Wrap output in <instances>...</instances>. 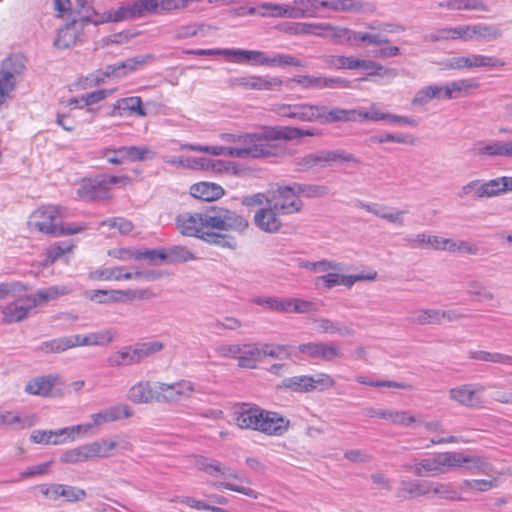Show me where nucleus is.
Instances as JSON below:
<instances>
[{"mask_svg": "<svg viewBox=\"0 0 512 512\" xmlns=\"http://www.w3.org/2000/svg\"><path fill=\"white\" fill-rule=\"evenodd\" d=\"M233 417L236 425L241 429L256 430L273 436L283 435L290 425L289 420L277 412L246 403L235 407Z\"/></svg>", "mask_w": 512, "mask_h": 512, "instance_id": "f257e3e1", "label": "nucleus"}, {"mask_svg": "<svg viewBox=\"0 0 512 512\" xmlns=\"http://www.w3.org/2000/svg\"><path fill=\"white\" fill-rule=\"evenodd\" d=\"M176 225L181 234L189 237H197L209 244L235 250L237 241L228 234H211L204 231L202 212L185 213L176 218Z\"/></svg>", "mask_w": 512, "mask_h": 512, "instance_id": "f03ea898", "label": "nucleus"}, {"mask_svg": "<svg viewBox=\"0 0 512 512\" xmlns=\"http://www.w3.org/2000/svg\"><path fill=\"white\" fill-rule=\"evenodd\" d=\"M196 467L204 471L213 477H222L225 481L222 482H214L213 486L217 489H226L230 491H234L253 499L258 498V492L249 488L240 485H236L230 482V480H236L238 482H243L244 478L239 474V472L231 467L222 465L217 460H212L208 458L201 457L196 461Z\"/></svg>", "mask_w": 512, "mask_h": 512, "instance_id": "7ed1b4c3", "label": "nucleus"}, {"mask_svg": "<svg viewBox=\"0 0 512 512\" xmlns=\"http://www.w3.org/2000/svg\"><path fill=\"white\" fill-rule=\"evenodd\" d=\"M247 143L246 148H232L228 146H210L197 144H182L181 149L195 152L209 153L211 155H225L234 158H260L264 157L267 147L263 144L265 141L261 136H247L244 138Z\"/></svg>", "mask_w": 512, "mask_h": 512, "instance_id": "20e7f679", "label": "nucleus"}, {"mask_svg": "<svg viewBox=\"0 0 512 512\" xmlns=\"http://www.w3.org/2000/svg\"><path fill=\"white\" fill-rule=\"evenodd\" d=\"M102 18V13L94 10L92 7L83 8L69 23L58 30L57 37L54 40V46L58 49H66L73 46L81 31L88 25L98 26L105 22H98Z\"/></svg>", "mask_w": 512, "mask_h": 512, "instance_id": "39448f33", "label": "nucleus"}, {"mask_svg": "<svg viewBox=\"0 0 512 512\" xmlns=\"http://www.w3.org/2000/svg\"><path fill=\"white\" fill-rule=\"evenodd\" d=\"M158 9L157 0H133L126 2L116 10H108L102 13L98 22L115 23L128 19H137Z\"/></svg>", "mask_w": 512, "mask_h": 512, "instance_id": "423d86ee", "label": "nucleus"}, {"mask_svg": "<svg viewBox=\"0 0 512 512\" xmlns=\"http://www.w3.org/2000/svg\"><path fill=\"white\" fill-rule=\"evenodd\" d=\"M319 132L314 129H301L296 127H275L265 131V135L261 136L264 138L263 144L266 145L267 152H264V157L279 156L284 153L283 147L278 145V140H293L303 136H316Z\"/></svg>", "mask_w": 512, "mask_h": 512, "instance_id": "0eeeda50", "label": "nucleus"}, {"mask_svg": "<svg viewBox=\"0 0 512 512\" xmlns=\"http://www.w3.org/2000/svg\"><path fill=\"white\" fill-rule=\"evenodd\" d=\"M63 216V210L59 206L46 205L35 210L29 218L28 225L39 232L58 235L57 219Z\"/></svg>", "mask_w": 512, "mask_h": 512, "instance_id": "6e6552de", "label": "nucleus"}, {"mask_svg": "<svg viewBox=\"0 0 512 512\" xmlns=\"http://www.w3.org/2000/svg\"><path fill=\"white\" fill-rule=\"evenodd\" d=\"M91 425H76L61 428L58 430H34L30 435V440L36 444L59 445L70 439L75 440V434L79 432L86 433Z\"/></svg>", "mask_w": 512, "mask_h": 512, "instance_id": "1a4fd4ad", "label": "nucleus"}, {"mask_svg": "<svg viewBox=\"0 0 512 512\" xmlns=\"http://www.w3.org/2000/svg\"><path fill=\"white\" fill-rule=\"evenodd\" d=\"M291 82L297 84L304 90L309 89H344L351 87V81L342 77L325 76V75H295L290 79Z\"/></svg>", "mask_w": 512, "mask_h": 512, "instance_id": "9d476101", "label": "nucleus"}, {"mask_svg": "<svg viewBox=\"0 0 512 512\" xmlns=\"http://www.w3.org/2000/svg\"><path fill=\"white\" fill-rule=\"evenodd\" d=\"M150 59H152L151 55L137 56L119 63L108 65L103 71H98L97 74L92 75L93 79L91 81L96 85H99L104 83L105 79L109 77H124L127 74L136 71Z\"/></svg>", "mask_w": 512, "mask_h": 512, "instance_id": "9b49d317", "label": "nucleus"}, {"mask_svg": "<svg viewBox=\"0 0 512 512\" xmlns=\"http://www.w3.org/2000/svg\"><path fill=\"white\" fill-rule=\"evenodd\" d=\"M23 292L16 295H10L14 300L8 303L2 309L3 322L6 324L17 323L25 320L29 313L36 308L34 298L29 295L22 296ZM9 297V295L7 296Z\"/></svg>", "mask_w": 512, "mask_h": 512, "instance_id": "f8f14e48", "label": "nucleus"}, {"mask_svg": "<svg viewBox=\"0 0 512 512\" xmlns=\"http://www.w3.org/2000/svg\"><path fill=\"white\" fill-rule=\"evenodd\" d=\"M231 88L241 87L245 90L270 91L277 90L283 85V80L278 76H240L228 80Z\"/></svg>", "mask_w": 512, "mask_h": 512, "instance_id": "ddd939ff", "label": "nucleus"}, {"mask_svg": "<svg viewBox=\"0 0 512 512\" xmlns=\"http://www.w3.org/2000/svg\"><path fill=\"white\" fill-rule=\"evenodd\" d=\"M452 469L451 451L440 452L432 457L418 460V467L415 469V476H437Z\"/></svg>", "mask_w": 512, "mask_h": 512, "instance_id": "4468645a", "label": "nucleus"}, {"mask_svg": "<svg viewBox=\"0 0 512 512\" xmlns=\"http://www.w3.org/2000/svg\"><path fill=\"white\" fill-rule=\"evenodd\" d=\"M159 389V403H177L186 400L195 392V386L191 381L180 380L175 383L157 382Z\"/></svg>", "mask_w": 512, "mask_h": 512, "instance_id": "2eb2a0df", "label": "nucleus"}, {"mask_svg": "<svg viewBox=\"0 0 512 512\" xmlns=\"http://www.w3.org/2000/svg\"><path fill=\"white\" fill-rule=\"evenodd\" d=\"M486 387L481 384H463L449 390L451 400L462 406L469 408H478L482 406V400L479 396Z\"/></svg>", "mask_w": 512, "mask_h": 512, "instance_id": "dca6fc26", "label": "nucleus"}, {"mask_svg": "<svg viewBox=\"0 0 512 512\" xmlns=\"http://www.w3.org/2000/svg\"><path fill=\"white\" fill-rule=\"evenodd\" d=\"M298 350L303 355L316 360L331 362L336 358L342 357L340 348L333 342H308L298 346Z\"/></svg>", "mask_w": 512, "mask_h": 512, "instance_id": "f3484780", "label": "nucleus"}, {"mask_svg": "<svg viewBox=\"0 0 512 512\" xmlns=\"http://www.w3.org/2000/svg\"><path fill=\"white\" fill-rule=\"evenodd\" d=\"M323 9L336 13L372 14L376 8L364 0H323Z\"/></svg>", "mask_w": 512, "mask_h": 512, "instance_id": "a211bd4d", "label": "nucleus"}, {"mask_svg": "<svg viewBox=\"0 0 512 512\" xmlns=\"http://www.w3.org/2000/svg\"><path fill=\"white\" fill-rule=\"evenodd\" d=\"M279 216L280 214L265 199V205L260 207L254 214V223L261 231L274 234L279 232L282 227V221Z\"/></svg>", "mask_w": 512, "mask_h": 512, "instance_id": "6ab92c4d", "label": "nucleus"}, {"mask_svg": "<svg viewBox=\"0 0 512 512\" xmlns=\"http://www.w3.org/2000/svg\"><path fill=\"white\" fill-rule=\"evenodd\" d=\"M452 469L465 468L469 471H478L487 474L491 465L485 457L478 455L464 454L459 451H451Z\"/></svg>", "mask_w": 512, "mask_h": 512, "instance_id": "aec40b11", "label": "nucleus"}, {"mask_svg": "<svg viewBox=\"0 0 512 512\" xmlns=\"http://www.w3.org/2000/svg\"><path fill=\"white\" fill-rule=\"evenodd\" d=\"M265 199L280 215L299 212L303 207L298 194H268Z\"/></svg>", "mask_w": 512, "mask_h": 512, "instance_id": "412c9836", "label": "nucleus"}, {"mask_svg": "<svg viewBox=\"0 0 512 512\" xmlns=\"http://www.w3.org/2000/svg\"><path fill=\"white\" fill-rule=\"evenodd\" d=\"M512 191V177H499L489 181L473 180L463 187V192H507Z\"/></svg>", "mask_w": 512, "mask_h": 512, "instance_id": "4be33fe9", "label": "nucleus"}, {"mask_svg": "<svg viewBox=\"0 0 512 512\" xmlns=\"http://www.w3.org/2000/svg\"><path fill=\"white\" fill-rule=\"evenodd\" d=\"M159 389L156 383L140 381L134 384L128 392V398L133 403H159Z\"/></svg>", "mask_w": 512, "mask_h": 512, "instance_id": "5701e85b", "label": "nucleus"}, {"mask_svg": "<svg viewBox=\"0 0 512 512\" xmlns=\"http://www.w3.org/2000/svg\"><path fill=\"white\" fill-rule=\"evenodd\" d=\"M320 107L323 109L319 115V123L321 124L358 121L357 109H344L340 107L328 108L325 105H320Z\"/></svg>", "mask_w": 512, "mask_h": 512, "instance_id": "b1692460", "label": "nucleus"}, {"mask_svg": "<svg viewBox=\"0 0 512 512\" xmlns=\"http://www.w3.org/2000/svg\"><path fill=\"white\" fill-rule=\"evenodd\" d=\"M323 9V0H293L289 4L291 19L315 18Z\"/></svg>", "mask_w": 512, "mask_h": 512, "instance_id": "393cba45", "label": "nucleus"}, {"mask_svg": "<svg viewBox=\"0 0 512 512\" xmlns=\"http://www.w3.org/2000/svg\"><path fill=\"white\" fill-rule=\"evenodd\" d=\"M112 115L119 117L132 115L144 117L147 115V112L142 107L141 98L138 96H131L117 100L116 103L113 104Z\"/></svg>", "mask_w": 512, "mask_h": 512, "instance_id": "a878e982", "label": "nucleus"}, {"mask_svg": "<svg viewBox=\"0 0 512 512\" xmlns=\"http://www.w3.org/2000/svg\"><path fill=\"white\" fill-rule=\"evenodd\" d=\"M480 84L470 78H463L445 84L444 100L457 99L467 96L472 90L478 89Z\"/></svg>", "mask_w": 512, "mask_h": 512, "instance_id": "bb28decb", "label": "nucleus"}, {"mask_svg": "<svg viewBox=\"0 0 512 512\" xmlns=\"http://www.w3.org/2000/svg\"><path fill=\"white\" fill-rule=\"evenodd\" d=\"M265 52L260 50H245L240 48H225V55L239 64L263 66Z\"/></svg>", "mask_w": 512, "mask_h": 512, "instance_id": "cd10ccee", "label": "nucleus"}, {"mask_svg": "<svg viewBox=\"0 0 512 512\" xmlns=\"http://www.w3.org/2000/svg\"><path fill=\"white\" fill-rule=\"evenodd\" d=\"M468 35V41L490 42L501 38L503 32L497 25L478 23L468 25Z\"/></svg>", "mask_w": 512, "mask_h": 512, "instance_id": "c85d7f7f", "label": "nucleus"}, {"mask_svg": "<svg viewBox=\"0 0 512 512\" xmlns=\"http://www.w3.org/2000/svg\"><path fill=\"white\" fill-rule=\"evenodd\" d=\"M132 416V411L127 405H117L107 409H104L98 413L91 415L92 424L91 427L101 426L108 422H114L122 418H129Z\"/></svg>", "mask_w": 512, "mask_h": 512, "instance_id": "c756f323", "label": "nucleus"}, {"mask_svg": "<svg viewBox=\"0 0 512 512\" xmlns=\"http://www.w3.org/2000/svg\"><path fill=\"white\" fill-rule=\"evenodd\" d=\"M95 458H109L114 455V450L120 448L122 450H130L132 445L127 440L118 441L111 438H102L92 441Z\"/></svg>", "mask_w": 512, "mask_h": 512, "instance_id": "7c9ffc66", "label": "nucleus"}, {"mask_svg": "<svg viewBox=\"0 0 512 512\" xmlns=\"http://www.w3.org/2000/svg\"><path fill=\"white\" fill-rule=\"evenodd\" d=\"M57 381L58 376L53 374L35 377L28 381L25 392L42 397L49 396Z\"/></svg>", "mask_w": 512, "mask_h": 512, "instance_id": "2f4dec72", "label": "nucleus"}, {"mask_svg": "<svg viewBox=\"0 0 512 512\" xmlns=\"http://www.w3.org/2000/svg\"><path fill=\"white\" fill-rule=\"evenodd\" d=\"M428 480L402 479L399 482L397 495L403 499L426 497Z\"/></svg>", "mask_w": 512, "mask_h": 512, "instance_id": "473e14b6", "label": "nucleus"}, {"mask_svg": "<svg viewBox=\"0 0 512 512\" xmlns=\"http://www.w3.org/2000/svg\"><path fill=\"white\" fill-rule=\"evenodd\" d=\"M426 497H436L447 501H456L461 499L459 493L451 483L431 480H428L427 482Z\"/></svg>", "mask_w": 512, "mask_h": 512, "instance_id": "72a5a7b5", "label": "nucleus"}, {"mask_svg": "<svg viewBox=\"0 0 512 512\" xmlns=\"http://www.w3.org/2000/svg\"><path fill=\"white\" fill-rule=\"evenodd\" d=\"M263 66L281 69L287 67L304 68L306 67V63L291 54L265 53Z\"/></svg>", "mask_w": 512, "mask_h": 512, "instance_id": "f704fd0d", "label": "nucleus"}, {"mask_svg": "<svg viewBox=\"0 0 512 512\" xmlns=\"http://www.w3.org/2000/svg\"><path fill=\"white\" fill-rule=\"evenodd\" d=\"M25 60L19 55H11L6 57L0 66V72L13 82L17 83L24 71H25Z\"/></svg>", "mask_w": 512, "mask_h": 512, "instance_id": "c9c22d12", "label": "nucleus"}, {"mask_svg": "<svg viewBox=\"0 0 512 512\" xmlns=\"http://www.w3.org/2000/svg\"><path fill=\"white\" fill-rule=\"evenodd\" d=\"M316 330L319 333L335 334L346 337L353 336L354 330L341 321H334L328 318L314 319Z\"/></svg>", "mask_w": 512, "mask_h": 512, "instance_id": "e433bc0d", "label": "nucleus"}, {"mask_svg": "<svg viewBox=\"0 0 512 512\" xmlns=\"http://www.w3.org/2000/svg\"><path fill=\"white\" fill-rule=\"evenodd\" d=\"M468 25H459L456 27H445L438 29L427 36V39L432 42H439L444 40H463L468 41Z\"/></svg>", "mask_w": 512, "mask_h": 512, "instance_id": "4c0bfd02", "label": "nucleus"}, {"mask_svg": "<svg viewBox=\"0 0 512 512\" xmlns=\"http://www.w3.org/2000/svg\"><path fill=\"white\" fill-rule=\"evenodd\" d=\"M88 181L92 189L91 192H97V190L106 192L111 189L112 185L119 189L125 188L130 179L127 176L98 175Z\"/></svg>", "mask_w": 512, "mask_h": 512, "instance_id": "58836bf2", "label": "nucleus"}, {"mask_svg": "<svg viewBox=\"0 0 512 512\" xmlns=\"http://www.w3.org/2000/svg\"><path fill=\"white\" fill-rule=\"evenodd\" d=\"M445 84H432L419 89L412 99L413 106H425L433 99L444 100Z\"/></svg>", "mask_w": 512, "mask_h": 512, "instance_id": "ea45409f", "label": "nucleus"}, {"mask_svg": "<svg viewBox=\"0 0 512 512\" xmlns=\"http://www.w3.org/2000/svg\"><path fill=\"white\" fill-rule=\"evenodd\" d=\"M179 165L186 168L191 169H200V170H217L221 171L223 169H227L225 162L217 160L212 161L205 157H180L179 158Z\"/></svg>", "mask_w": 512, "mask_h": 512, "instance_id": "a19ab883", "label": "nucleus"}, {"mask_svg": "<svg viewBox=\"0 0 512 512\" xmlns=\"http://www.w3.org/2000/svg\"><path fill=\"white\" fill-rule=\"evenodd\" d=\"M238 365L242 368L254 369L261 359L260 343L240 345Z\"/></svg>", "mask_w": 512, "mask_h": 512, "instance_id": "79ce46f5", "label": "nucleus"}, {"mask_svg": "<svg viewBox=\"0 0 512 512\" xmlns=\"http://www.w3.org/2000/svg\"><path fill=\"white\" fill-rule=\"evenodd\" d=\"M76 336L78 337L77 346H106L114 340L115 332L112 329H105L85 336Z\"/></svg>", "mask_w": 512, "mask_h": 512, "instance_id": "37998d69", "label": "nucleus"}, {"mask_svg": "<svg viewBox=\"0 0 512 512\" xmlns=\"http://www.w3.org/2000/svg\"><path fill=\"white\" fill-rule=\"evenodd\" d=\"M130 291L96 289L85 292V297L99 304L122 301L123 297L129 295Z\"/></svg>", "mask_w": 512, "mask_h": 512, "instance_id": "c03bdc74", "label": "nucleus"}, {"mask_svg": "<svg viewBox=\"0 0 512 512\" xmlns=\"http://www.w3.org/2000/svg\"><path fill=\"white\" fill-rule=\"evenodd\" d=\"M357 206L365 208L368 212L375 214L389 222L398 223L400 225L403 224L402 216L405 213L404 211H398L380 204H363L362 202H358Z\"/></svg>", "mask_w": 512, "mask_h": 512, "instance_id": "a18cd8bd", "label": "nucleus"}, {"mask_svg": "<svg viewBox=\"0 0 512 512\" xmlns=\"http://www.w3.org/2000/svg\"><path fill=\"white\" fill-rule=\"evenodd\" d=\"M223 207L211 206L202 212L204 231L211 234H221L222 231V212Z\"/></svg>", "mask_w": 512, "mask_h": 512, "instance_id": "49530a36", "label": "nucleus"}, {"mask_svg": "<svg viewBox=\"0 0 512 512\" xmlns=\"http://www.w3.org/2000/svg\"><path fill=\"white\" fill-rule=\"evenodd\" d=\"M465 58V67L466 69H474V68H497L503 67L505 62L499 58L471 53Z\"/></svg>", "mask_w": 512, "mask_h": 512, "instance_id": "de8ad7c7", "label": "nucleus"}, {"mask_svg": "<svg viewBox=\"0 0 512 512\" xmlns=\"http://www.w3.org/2000/svg\"><path fill=\"white\" fill-rule=\"evenodd\" d=\"M89 278L99 281L130 280L133 279V273L124 272L123 267L101 268L91 271L89 273Z\"/></svg>", "mask_w": 512, "mask_h": 512, "instance_id": "09e8293b", "label": "nucleus"}, {"mask_svg": "<svg viewBox=\"0 0 512 512\" xmlns=\"http://www.w3.org/2000/svg\"><path fill=\"white\" fill-rule=\"evenodd\" d=\"M222 212V231H235L242 233L248 226L249 222L243 216L234 211L223 208Z\"/></svg>", "mask_w": 512, "mask_h": 512, "instance_id": "8fccbe9b", "label": "nucleus"}, {"mask_svg": "<svg viewBox=\"0 0 512 512\" xmlns=\"http://www.w3.org/2000/svg\"><path fill=\"white\" fill-rule=\"evenodd\" d=\"M478 153L487 156L512 157V141H492L489 143H479Z\"/></svg>", "mask_w": 512, "mask_h": 512, "instance_id": "3c124183", "label": "nucleus"}, {"mask_svg": "<svg viewBox=\"0 0 512 512\" xmlns=\"http://www.w3.org/2000/svg\"><path fill=\"white\" fill-rule=\"evenodd\" d=\"M70 292L67 286L54 285L46 288L39 289L35 294H30L36 302V307L49 301L55 300L60 296H64Z\"/></svg>", "mask_w": 512, "mask_h": 512, "instance_id": "603ef678", "label": "nucleus"}, {"mask_svg": "<svg viewBox=\"0 0 512 512\" xmlns=\"http://www.w3.org/2000/svg\"><path fill=\"white\" fill-rule=\"evenodd\" d=\"M34 425L32 416H21L11 411L0 412V426H9L15 429H24Z\"/></svg>", "mask_w": 512, "mask_h": 512, "instance_id": "864d4df0", "label": "nucleus"}, {"mask_svg": "<svg viewBox=\"0 0 512 512\" xmlns=\"http://www.w3.org/2000/svg\"><path fill=\"white\" fill-rule=\"evenodd\" d=\"M354 37V30L345 26H339L331 23L327 39L337 45H354Z\"/></svg>", "mask_w": 512, "mask_h": 512, "instance_id": "5fc2aeb1", "label": "nucleus"}, {"mask_svg": "<svg viewBox=\"0 0 512 512\" xmlns=\"http://www.w3.org/2000/svg\"><path fill=\"white\" fill-rule=\"evenodd\" d=\"M132 351V357L134 358V361L137 363H140L145 358L161 351L163 349V344L158 341H152V342H143L138 343L134 346H129Z\"/></svg>", "mask_w": 512, "mask_h": 512, "instance_id": "6e6d98bb", "label": "nucleus"}, {"mask_svg": "<svg viewBox=\"0 0 512 512\" xmlns=\"http://www.w3.org/2000/svg\"><path fill=\"white\" fill-rule=\"evenodd\" d=\"M78 337L76 335L69 337H62L53 339L50 341L43 342L40 346V349L46 353H59L63 352L69 348L77 346Z\"/></svg>", "mask_w": 512, "mask_h": 512, "instance_id": "4d7b16f0", "label": "nucleus"}, {"mask_svg": "<svg viewBox=\"0 0 512 512\" xmlns=\"http://www.w3.org/2000/svg\"><path fill=\"white\" fill-rule=\"evenodd\" d=\"M323 109L320 105L310 103H297L295 111V119L302 122H318L319 115Z\"/></svg>", "mask_w": 512, "mask_h": 512, "instance_id": "13d9d810", "label": "nucleus"}, {"mask_svg": "<svg viewBox=\"0 0 512 512\" xmlns=\"http://www.w3.org/2000/svg\"><path fill=\"white\" fill-rule=\"evenodd\" d=\"M468 357L473 360L499 363L503 365L512 366V355H507L498 352H487V351H471Z\"/></svg>", "mask_w": 512, "mask_h": 512, "instance_id": "bf43d9fd", "label": "nucleus"}, {"mask_svg": "<svg viewBox=\"0 0 512 512\" xmlns=\"http://www.w3.org/2000/svg\"><path fill=\"white\" fill-rule=\"evenodd\" d=\"M258 15L260 17L290 18L289 4L263 2L259 5Z\"/></svg>", "mask_w": 512, "mask_h": 512, "instance_id": "052dcab7", "label": "nucleus"}, {"mask_svg": "<svg viewBox=\"0 0 512 512\" xmlns=\"http://www.w3.org/2000/svg\"><path fill=\"white\" fill-rule=\"evenodd\" d=\"M355 69H363L368 70L367 77L373 75H382V76H396V70L391 68H384L380 63L372 61V60H362L357 59L355 61Z\"/></svg>", "mask_w": 512, "mask_h": 512, "instance_id": "680f3d73", "label": "nucleus"}, {"mask_svg": "<svg viewBox=\"0 0 512 512\" xmlns=\"http://www.w3.org/2000/svg\"><path fill=\"white\" fill-rule=\"evenodd\" d=\"M440 309H418L413 312L410 321L419 325H441Z\"/></svg>", "mask_w": 512, "mask_h": 512, "instance_id": "e2e57ef3", "label": "nucleus"}, {"mask_svg": "<svg viewBox=\"0 0 512 512\" xmlns=\"http://www.w3.org/2000/svg\"><path fill=\"white\" fill-rule=\"evenodd\" d=\"M297 165L301 169H311L314 167H327V157L326 150H320L317 152L309 153L302 158H300L297 162Z\"/></svg>", "mask_w": 512, "mask_h": 512, "instance_id": "0e129e2a", "label": "nucleus"}, {"mask_svg": "<svg viewBox=\"0 0 512 512\" xmlns=\"http://www.w3.org/2000/svg\"><path fill=\"white\" fill-rule=\"evenodd\" d=\"M132 355L133 354L129 346L123 347L108 357V365L111 367H122L136 364Z\"/></svg>", "mask_w": 512, "mask_h": 512, "instance_id": "69168bd1", "label": "nucleus"}, {"mask_svg": "<svg viewBox=\"0 0 512 512\" xmlns=\"http://www.w3.org/2000/svg\"><path fill=\"white\" fill-rule=\"evenodd\" d=\"M309 376L308 375H300L285 378L282 381V386L288 389L291 392L295 393H308L310 392L309 387Z\"/></svg>", "mask_w": 512, "mask_h": 512, "instance_id": "338daca9", "label": "nucleus"}, {"mask_svg": "<svg viewBox=\"0 0 512 512\" xmlns=\"http://www.w3.org/2000/svg\"><path fill=\"white\" fill-rule=\"evenodd\" d=\"M355 61L356 58L352 56H344V55H329L324 58V62L326 63L329 69H355Z\"/></svg>", "mask_w": 512, "mask_h": 512, "instance_id": "774afa93", "label": "nucleus"}]
</instances>
